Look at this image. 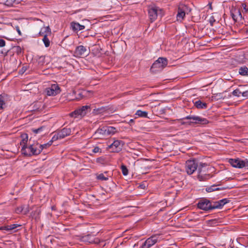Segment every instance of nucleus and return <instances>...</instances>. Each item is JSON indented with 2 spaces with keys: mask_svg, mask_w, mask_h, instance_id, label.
<instances>
[{
  "mask_svg": "<svg viewBox=\"0 0 248 248\" xmlns=\"http://www.w3.org/2000/svg\"><path fill=\"white\" fill-rule=\"evenodd\" d=\"M198 208L204 211H209L214 209L213 208V202L206 199L200 200L197 203Z\"/></svg>",
  "mask_w": 248,
  "mask_h": 248,
  "instance_id": "nucleus-7",
  "label": "nucleus"
},
{
  "mask_svg": "<svg viewBox=\"0 0 248 248\" xmlns=\"http://www.w3.org/2000/svg\"><path fill=\"white\" fill-rule=\"evenodd\" d=\"M43 128V127H40L37 129H32V131L34 133L37 134V133H39L40 131H41L42 130Z\"/></svg>",
  "mask_w": 248,
  "mask_h": 248,
  "instance_id": "nucleus-40",
  "label": "nucleus"
},
{
  "mask_svg": "<svg viewBox=\"0 0 248 248\" xmlns=\"http://www.w3.org/2000/svg\"><path fill=\"white\" fill-rule=\"evenodd\" d=\"M242 95L245 97H248V91H244L242 90Z\"/></svg>",
  "mask_w": 248,
  "mask_h": 248,
  "instance_id": "nucleus-42",
  "label": "nucleus"
},
{
  "mask_svg": "<svg viewBox=\"0 0 248 248\" xmlns=\"http://www.w3.org/2000/svg\"><path fill=\"white\" fill-rule=\"evenodd\" d=\"M14 49H15L16 52L18 54L21 53L22 51V49L19 46H16L14 47Z\"/></svg>",
  "mask_w": 248,
  "mask_h": 248,
  "instance_id": "nucleus-37",
  "label": "nucleus"
},
{
  "mask_svg": "<svg viewBox=\"0 0 248 248\" xmlns=\"http://www.w3.org/2000/svg\"><path fill=\"white\" fill-rule=\"evenodd\" d=\"M89 54V51L87 48L83 46H77L74 52V55L77 57H84Z\"/></svg>",
  "mask_w": 248,
  "mask_h": 248,
  "instance_id": "nucleus-13",
  "label": "nucleus"
},
{
  "mask_svg": "<svg viewBox=\"0 0 248 248\" xmlns=\"http://www.w3.org/2000/svg\"><path fill=\"white\" fill-rule=\"evenodd\" d=\"M93 237L90 234L83 236L80 238L81 241L89 243H93Z\"/></svg>",
  "mask_w": 248,
  "mask_h": 248,
  "instance_id": "nucleus-26",
  "label": "nucleus"
},
{
  "mask_svg": "<svg viewBox=\"0 0 248 248\" xmlns=\"http://www.w3.org/2000/svg\"><path fill=\"white\" fill-rule=\"evenodd\" d=\"M43 42L46 47L50 46V41L47 37V34H45L43 38Z\"/></svg>",
  "mask_w": 248,
  "mask_h": 248,
  "instance_id": "nucleus-32",
  "label": "nucleus"
},
{
  "mask_svg": "<svg viewBox=\"0 0 248 248\" xmlns=\"http://www.w3.org/2000/svg\"><path fill=\"white\" fill-rule=\"evenodd\" d=\"M136 115L143 118L148 117V113L145 111H142L141 110H138L136 112Z\"/></svg>",
  "mask_w": 248,
  "mask_h": 248,
  "instance_id": "nucleus-30",
  "label": "nucleus"
},
{
  "mask_svg": "<svg viewBox=\"0 0 248 248\" xmlns=\"http://www.w3.org/2000/svg\"><path fill=\"white\" fill-rule=\"evenodd\" d=\"M230 200L227 198L217 202H213V208L221 209L226 203L230 202Z\"/></svg>",
  "mask_w": 248,
  "mask_h": 248,
  "instance_id": "nucleus-17",
  "label": "nucleus"
},
{
  "mask_svg": "<svg viewBox=\"0 0 248 248\" xmlns=\"http://www.w3.org/2000/svg\"><path fill=\"white\" fill-rule=\"evenodd\" d=\"M16 31H17L18 33L19 34V35H21V32L19 29V27L17 26L16 27Z\"/></svg>",
  "mask_w": 248,
  "mask_h": 248,
  "instance_id": "nucleus-45",
  "label": "nucleus"
},
{
  "mask_svg": "<svg viewBox=\"0 0 248 248\" xmlns=\"http://www.w3.org/2000/svg\"><path fill=\"white\" fill-rule=\"evenodd\" d=\"M105 126L98 128L93 134L95 139H103L107 137Z\"/></svg>",
  "mask_w": 248,
  "mask_h": 248,
  "instance_id": "nucleus-15",
  "label": "nucleus"
},
{
  "mask_svg": "<svg viewBox=\"0 0 248 248\" xmlns=\"http://www.w3.org/2000/svg\"><path fill=\"white\" fill-rule=\"evenodd\" d=\"M96 178L98 180L102 181H107L108 180V176H105L104 174L100 173L97 175Z\"/></svg>",
  "mask_w": 248,
  "mask_h": 248,
  "instance_id": "nucleus-34",
  "label": "nucleus"
},
{
  "mask_svg": "<svg viewBox=\"0 0 248 248\" xmlns=\"http://www.w3.org/2000/svg\"><path fill=\"white\" fill-rule=\"evenodd\" d=\"M54 140H52V139H51V140H50L48 143H46V144H39V148H41V152L42 151L43 149L44 148H46L47 147H49L50 146L52 142L54 141Z\"/></svg>",
  "mask_w": 248,
  "mask_h": 248,
  "instance_id": "nucleus-31",
  "label": "nucleus"
},
{
  "mask_svg": "<svg viewBox=\"0 0 248 248\" xmlns=\"http://www.w3.org/2000/svg\"><path fill=\"white\" fill-rule=\"evenodd\" d=\"M229 162L234 168L241 169L245 167L244 160H241L239 158H231L229 159Z\"/></svg>",
  "mask_w": 248,
  "mask_h": 248,
  "instance_id": "nucleus-14",
  "label": "nucleus"
},
{
  "mask_svg": "<svg viewBox=\"0 0 248 248\" xmlns=\"http://www.w3.org/2000/svg\"><path fill=\"white\" fill-rule=\"evenodd\" d=\"M197 179L200 181H205L210 179L212 176L209 173L208 165L206 163H199L198 169Z\"/></svg>",
  "mask_w": 248,
  "mask_h": 248,
  "instance_id": "nucleus-1",
  "label": "nucleus"
},
{
  "mask_svg": "<svg viewBox=\"0 0 248 248\" xmlns=\"http://www.w3.org/2000/svg\"><path fill=\"white\" fill-rule=\"evenodd\" d=\"M199 163L195 160H189L186 163V170L189 175L192 174L196 170H198Z\"/></svg>",
  "mask_w": 248,
  "mask_h": 248,
  "instance_id": "nucleus-8",
  "label": "nucleus"
},
{
  "mask_svg": "<svg viewBox=\"0 0 248 248\" xmlns=\"http://www.w3.org/2000/svg\"><path fill=\"white\" fill-rule=\"evenodd\" d=\"M242 7L243 8L242 10V12L243 13H246L248 11V8L247 7V5L245 3H243L242 4Z\"/></svg>",
  "mask_w": 248,
  "mask_h": 248,
  "instance_id": "nucleus-39",
  "label": "nucleus"
},
{
  "mask_svg": "<svg viewBox=\"0 0 248 248\" xmlns=\"http://www.w3.org/2000/svg\"><path fill=\"white\" fill-rule=\"evenodd\" d=\"M22 210H23L22 207H18V208H17L16 209V212L17 213H18V212H21L22 211Z\"/></svg>",
  "mask_w": 248,
  "mask_h": 248,
  "instance_id": "nucleus-46",
  "label": "nucleus"
},
{
  "mask_svg": "<svg viewBox=\"0 0 248 248\" xmlns=\"http://www.w3.org/2000/svg\"><path fill=\"white\" fill-rule=\"evenodd\" d=\"M134 123V120L133 119H130L129 122V124H131L132 123Z\"/></svg>",
  "mask_w": 248,
  "mask_h": 248,
  "instance_id": "nucleus-50",
  "label": "nucleus"
},
{
  "mask_svg": "<svg viewBox=\"0 0 248 248\" xmlns=\"http://www.w3.org/2000/svg\"><path fill=\"white\" fill-rule=\"evenodd\" d=\"M245 167H248V158L244 159Z\"/></svg>",
  "mask_w": 248,
  "mask_h": 248,
  "instance_id": "nucleus-47",
  "label": "nucleus"
},
{
  "mask_svg": "<svg viewBox=\"0 0 248 248\" xmlns=\"http://www.w3.org/2000/svg\"><path fill=\"white\" fill-rule=\"evenodd\" d=\"M168 64V60L166 58L159 57L152 64L151 70L154 72L161 71Z\"/></svg>",
  "mask_w": 248,
  "mask_h": 248,
  "instance_id": "nucleus-3",
  "label": "nucleus"
},
{
  "mask_svg": "<svg viewBox=\"0 0 248 248\" xmlns=\"http://www.w3.org/2000/svg\"><path fill=\"white\" fill-rule=\"evenodd\" d=\"M183 119L186 120H191L189 124H207L209 123L208 120L205 118H203L199 116H197L195 115H189L187 116L186 117L184 118Z\"/></svg>",
  "mask_w": 248,
  "mask_h": 248,
  "instance_id": "nucleus-10",
  "label": "nucleus"
},
{
  "mask_svg": "<svg viewBox=\"0 0 248 248\" xmlns=\"http://www.w3.org/2000/svg\"><path fill=\"white\" fill-rule=\"evenodd\" d=\"M214 97L216 98L217 100L224 99L225 96L223 95V93H217L214 94Z\"/></svg>",
  "mask_w": 248,
  "mask_h": 248,
  "instance_id": "nucleus-36",
  "label": "nucleus"
},
{
  "mask_svg": "<svg viewBox=\"0 0 248 248\" xmlns=\"http://www.w3.org/2000/svg\"><path fill=\"white\" fill-rule=\"evenodd\" d=\"M231 15L233 19L236 21L242 18L241 12L239 9L234 8L231 11Z\"/></svg>",
  "mask_w": 248,
  "mask_h": 248,
  "instance_id": "nucleus-18",
  "label": "nucleus"
},
{
  "mask_svg": "<svg viewBox=\"0 0 248 248\" xmlns=\"http://www.w3.org/2000/svg\"><path fill=\"white\" fill-rule=\"evenodd\" d=\"M194 106L198 108L203 109L207 108V104L202 102L201 100H197L195 102Z\"/></svg>",
  "mask_w": 248,
  "mask_h": 248,
  "instance_id": "nucleus-25",
  "label": "nucleus"
},
{
  "mask_svg": "<svg viewBox=\"0 0 248 248\" xmlns=\"http://www.w3.org/2000/svg\"><path fill=\"white\" fill-rule=\"evenodd\" d=\"M20 226H21L20 225L17 224H11L10 225H7V227H6L7 231L13 230L14 229H16L18 227H20Z\"/></svg>",
  "mask_w": 248,
  "mask_h": 248,
  "instance_id": "nucleus-33",
  "label": "nucleus"
},
{
  "mask_svg": "<svg viewBox=\"0 0 248 248\" xmlns=\"http://www.w3.org/2000/svg\"><path fill=\"white\" fill-rule=\"evenodd\" d=\"M45 92L48 96H55L61 92V89L58 84H52L46 88Z\"/></svg>",
  "mask_w": 248,
  "mask_h": 248,
  "instance_id": "nucleus-12",
  "label": "nucleus"
},
{
  "mask_svg": "<svg viewBox=\"0 0 248 248\" xmlns=\"http://www.w3.org/2000/svg\"><path fill=\"white\" fill-rule=\"evenodd\" d=\"M71 27L74 31H79L85 29V26L79 24L78 23L72 22L71 23Z\"/></svg>",
  "mask_w": 248,
  "mask_h": 248,
  "instance_id": "nucleus-19",
  "label": "nucleus"
},
{
  "mask_svg": "<svg viewBox=\"0 0 248 248\" xmlns=\"http://www.w3.org/2000/svg\"><path fill=\"white\" fill-rule=\"evenodd\" d=\"M5 46V41L2 39H0V47H3Z\"/></svg>",
  "mask_w": 248,
  "mask_h": 248,
  "instance_id": "nucleus-43",
  "label": "nucleus"
},
{
  "mask_svg": "<svg viewBox=\"0 0 248 248\" xmlns=\"http://www.w3.org/2000/svg\"><path fill=\"white\" fill-rule=\"evenodd\" d=\"M7 226H1L0 227V230H6L7 231Z\"/></svg>",
  "mask_w": 248,
  "mask_h": 248,
  "instance_id": "nucleus-48",
  "label": "nucleus"
},
{
  "mask_svg": "<svg viewBox=\"0 0 248 248\" xmlns=\"http://www.w3.org/2000/svg\"><path fill=\"white\" fill-rule=\"evenodd\" d=\"M121 170L124 175L126 176L128 174V170L125 165L121 166Z\"/></svg>",
  "mask_w": 248,
  "mask_h": 248,
  "instance_id": "nucleus-35",
  "label": "nucleus"
},
{
  "mask_svg": "<svg viewBox=\"0 0 248 248\" xmlns=\"http://www.w3.org/2000/svg\"><path fill=\"white\" fill-rule=\"evenodd\" d=\"M93 152L94 153H97L101 152V149L99 148L98 147H95L92 150Z\"/></svg>",
  "mask_w": 248,
  "mask_h": 248,
  "instance_id": "nucleus-41",
  "label": "nucleus"
},
{
  "mask_svg": "<svg viewBox=\"0 0 248 248\" xmlns=\"http://www.w3.org/2000/svg\"><path fill=\"white\" fill-rule=\"evenodd\" d=\"M247 85H239L238 88L234 90L232 92V94L233 96L240 97L242 95V92L243 88Z\"/></svg>",
  "mask_w": 248,
  "mask_h": 248,
  "instance_id": "nucleus-21",
  "label": "nucleus"
},
{
  "mask_svg": "<svg viewBox=\"0 0 248 248\" xmlns=\"http://www.w3.org/2000/svg\"><path fill=\"white\" fill-rule=\"evenodd\" d=\"M50 33H51V30H50V29L49 27V26L44 27L41 28L40 31H39V34L40 36H44L45 34H47V35L48 34H50Z\"/></svg>",
  "mask_w": 248,
  "mask_h": 248,
  "instance_id": "nucleus-24",
  "label": "nucleus"
},
{
  "mask_svg": "<svg viewBox=\"0 0 248 248\" xmlns=\"http://www.w3.org/2000/svg\"><path fill=\"white\" fill-rule=\"evenodd\" d=\"M5 96L4 95H0V109L4 108L5 105Z\"/></svg>",
  "mask_w": 248,
  "mask_h": 248,
  "instance_id": "nucleus-29",
  "label": "nucleus"
},
{
  "mask_svg": "<svg viewBox=\"0 0 248 248\" xmlns=\"http://www.w3.org/2000/svg\"><path fill=\"white\" fill-rule=\"evenodd\" d=\"M103 109H104V108H98V109H96V112H95V113H99L101 112V110H103Z\"/></svg>",
  "mask_w": 248,
  "mask_h": 248,
  "instance_id": "nucleus-49",
  "label": "nucleus"
},
{
  "mask_svg": "<svg viewBox=\"0 0 248 248\" xmlns=\"http://www.w3.org/2000/svg\"><path fill=\"white\" fill-rule=\"evenodd\" d=\"M21 139L22 140L20 142V145L22 146V148H26L27 146V143L28 140V135L26 134H22L21 135Z\"/></svg>",
  "mask_w": 248,
  "mask_h": 248,
  "instance_id": "nucleus-23",
  "label": "nucleus"
},
{
  "mask_svg": "<svg viewBox=\"0 0 248 248\" xmlns=\"http://www.w3.org/2000/svg\"><path fill=\"white\" fill-rule=\"evenodd\" d=\"M91 109L90 106H83L71 112L70 114V115L72 117L81 118L86 115L88 112H90L91 111Z\"/></svg>",
  "mask_w": 248,
  "mask_h": 248,
  "instance_id": "nucleus-5",
  "label": "nucleus"
},
{
  "mask_svg": "<svg viewBox=\"0 0 248 248\" xmlns=\"http://www.w3.org/2000/svg\"><path fill=\"white\" fill-rule=\"evenodd\" d=\"M146 186L145 183H143L142 184H140L139 186V187H140L141 189H145L146 188Z\"/></svg>",
  "mask_w": 248,
  "mask_h": 248,
  "instance_id": "nucleus-44",
  "label": "nucleus"
},
{
  "mask_svg": "<svg viewBox=\"0 0 248 248\" xmlns=\"http://www.w3.org/2000/svg\"><path fill=\"white\" fill-rule=\"evenodd\" d=\"M148 14L152 22L154 21L157 16H162L164 15L161 9L155 5H151L148 7Z\"/></svg>",
  "mask_w": 248,
  "mask_h": 248,
  "instance_id": "nucleus-4",
  "label": "nucleus"
},
{
  "mask_svg": "<svg viewBox=\"0 0 248 248\" xmlns=\"http://www.w3.org/2000/svg\"><path fill=\"white\" fill-rule=\"evenodd\" d=\"M190 12V9L185 5H181L178 9L177 19L178 21H182L185 17L186 14H188Z\"/></svg>",
  "mask_w": 248,
  "mask_h": 248,
  "instance_id": "nucleus-11",
  "label": "nucleus"
},
{
  "mask_svg": "<svg viewBox=\"0 0 248 248\" xmlns=\"http://www.w3.org/2000/svg\"><path fill=\"white\" fill-rule=\"evenodd\" d=\"M105 128L107 137L114 134L117 131L116 128L113 126H105Z\"/></svg>",
  "mask_w": 248,
  "mask_h": 248,
  "instance_id": "nucleus-22",
  "label": "nucleus"
},
{
  "mask_svg": "<svg viewBox=\"0 0 248 248\" xmlns=\"http://www.w3.org/2000/svg\"><path fill=\"white\" fill-rule=\"evenodd\" d=\"M224 188L218 187L217 185H212L206 188L205 190L207 192H211L216 190H223Z\"/></svg>",
  "mask_w": 248,
  "mask_h": 248,
  "instance_id": "nucleus-27",
  "label": "nucleus"
},
{
  "mask_svg": "<svg viewBox=\"0 0 248 248\" xmlns=\"http://www.w3.org/2000/svg\"><path fill=\"white\" fill-rule=\"evenodd\" d=\"M16 0H6L5 4L8 6H11L15 2Z\"/></svg>",
  "mask_w": 248,
  "mask_h": 248,
  "instance_id": "nucleus-38",
  "label": "nucleus"
},
{
  "mask_svg": "<svg viewBox=\"0 0 248 248\" xmlns=\"http://www.w3.org/2000/svg\"><path fill=\"white\" fill-rule=\"evenodd\" d=\"M161 240V236L159 234L152 235L147 239L141 246V248H150L155 244L159 242Z\"/></svg>",
  "mask_w": 248,
  "mask_h": 248,
  "instance_id": "nucleus-6",
  "label": "nucleus"
},
{
  "mask_svg": "<svg viewBox=\"0 0 248 248\" xmlns=\"http://www.w3.org/2000/svg\"><path fill=\"white\" fill-rule=\"evenodd\" d=\"M72 132L70 128L64 127L58 131L52 137V140H57L59 139H62L71 135Z\"/></svg>",
  "mask_w": 248,
  "mask_h": 248,
  "instance_id": "nucleus-9",
  "label": "nucleus"
},
{
  "mask_svg": "<svg viewBox=\"0 0 248 248\" xmlns=\"http://www.w3.org/2000/svg\"><path fill=\"white\" fill-rule=\"evenodd\" d=\"M39 144L35 143L27 146L26 148L22 147L21 150L22 153L26 155L31 156L32 155H36L40 154L41 152V149L39 148Z\"/></svg>",
  "mask_w": 248,
  "mask_h": 248,
  "instance_id": "nucleus-2",
  "label": "nucleus"
},
{
  "mask_svg": "<svg viewBox=\"0 0 248 248\" xmlns=\"http://www.w3.org/2000/svg\"><path fill=\"white\" fill-rule=\"evenodd\" d=\"M239 73L243 76H248V68L245 66L241 67L239 69Z\"/></svg>",
  "mask_w": 248,
  "mask_h": 248,
  "instance_id": "nucleus-28",
  "label": "nucleus"
},
{
  "mask_svg": "<svg viewBox=\"0 0 248 248\" xmlns=\"http://www.w3.org/2000/svg\"><path fill=\"white\" fill-rule=\"evenodd\" d=\"M123 145V141L119 140H115L109 145L108 148L112 149L113 152H118L121 150Z\"/></svg>",
  "mask_w": 248,
  "mask_h": 248,
  "instance_id": "nucleus-16",
  "label": "nucleus"
},
{
  "mask_svg": "<svg viewBox=\"0 0 248 248\" xmlns=\"http://www.w3.org/2000/svg\"><path fill=\"white\" fill-rule=\"evenodd\" d=\"M74 95L75 96H73L71 99L72 100H79L82 98L83 96L81 92H77L75 90H73L72 93H69V95L70 96H74Z\"/></svg>",
  "mask_w": 248,
  "mask_h": 248,
  "instance_id": "nucleus-20",
  "label": "nucleus"
}]
</instances>
